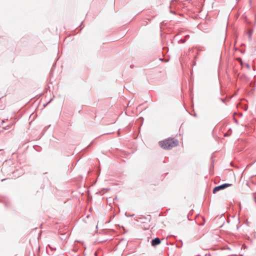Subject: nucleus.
I'll use <instances>...</instances> for the list:
<instances>
[{"instance_id": "nucleus-1", "label": "nucleus", "mask_w": 256, "mask_h": 256, "mask_svg": "<svg viewBox=\"0 0 256 256\" xmlns=\"http://www.w3.org/2000/svg\"><path fill=\"white\" fill-rule=\"evenodd\" d=\"M232 185V184H226H226H223L220 186H215L212 190V192L214 194H216V192L220 191V190H224V189L226 188L231 186Z\"/></svg>"}, {"instance_id": "nucleus-2", "label": "nucleus", "mask_w": 256, "mask_h": 256, "mask_svg": "<svg viewBox=\"0 0 256 256\" xmlns=\"http://www.w3.org/2000/svg\"><path fill=\"white\" fill-rule=\"evenodd\" d=\"M178 141L177 140L172 138H168L167 139H166L165 140L160 141L159 142V144H178Z\"/></svg>"}, {"instance_id": "nucleus-3", "label": "nucleus", "mask_w": 256, "mask_h": 256, "mask_svg": "<svg viewBox=\"0 0 256 256\" xmlns=\"http://www.w3.org/2000/svg\"><path fill=\"white\" fill-rule=\"evenodd\" d=\"M160 242L161 240L158 238H156L152 240L151 244L152 246H156L160 244Z\"/></svg>"}, {"instance_id": "nucleus-4", "label": "nucleus", "mask_w": 256, "mask_h": 256, "mask_svg": "<svg viewBox=\"0 0 256 256\" xmlns=\"http://www.w3.org/2000/svg\"><path fill=\"white\" fill-rule=\"evenodd\" d=\"M177 145H160L161 148L165 150H170Z\"/></svg>"}, {"instance_id": "nucleus-5", "label": "nucleus", "mask_w": 256, "mask_h": 256, "mask_svg": "<svg viewBox=\"0 0 256 256\" xmlns=\"http://www.w3.org/2000/svg\"><path fill=\"white\" fill-rule=\"evenodd\" d=\"M33 148L36 151L40 152V150L41 148L39 145H33Z\"/></svg>"}, {"instance_id": "nucleus-6", "label": "nucleus", "mask_w": 256, "mask_h": 256, "mask_svg": "<svg viewBox=\"0 0 256 256\" xmlns=\"http://www.w3.org/2000/svg\"><path fill=\"white\" fill-rule=\"evenodd\" d=\"M186 42V40H184L180 39V40H179L178 42H179V43H181V44H184V42Z\"/></svg>"}, {"instance_id": "nucleus-7", "label": "nucleus", "mask_w": 256, "mask_h": 256, "mask_svg": "<svg viewBox=\"0 0 256 256\" xmlns=\"http://www.w3.org/2000/svg\"><path fill=\"white\" fill-rule=\"evenodd\" d=\"M182 243H181L180 245H178V244H176V246L179 247V248L182 247Z\"/></svg>"}, {"instance_id": "nucleus-8", "label": "nucleus", "mask_w": 256, "mask_h": 256, "mask_svg": "<svg viewBox=\"0 0 256 256\" xmlns=\"http://www.w3.org/2000/svg\"><path fill=\"white\" fill-rule=\"evenodd\" d=\"M246 68H248V69H250V65H249L248 64H246Z\"/></svg>"}, {"instance_id": "nucleus-9", "label": "nucleus", "mask_w": 256, "mask_h": 256, "mask_svg": "<svg viewBox=\"0 0 256 256\" xmlns=\"http://www.w3.org/2000/svg\"><path fill=\"white\" fill-rule=\"evenodd\" d=\"M214 166V162H212V164L211 166L213 168Z\"/></svg>"}, {"instance_id": "nucleus-10", "label": "nucleus", "mask_w": 256, "mask_h": 256, "mask_svg": "<svg viewBox=\"0 0 256 256\" xmlns=\"http://www.w3.org/2000/svg\"><path fill=\"white\" fill-rule=\"evenodd\" d=\"M188 37H189V36H188V35H186V36H185V38H188Z\"/></svg>"}, {"instance_id": "nucleus-11", "label": "nucleus", "mask_w": 256, "mask_h": 256, "mask_svg": "<svg viewBox=\"0 0 256 256\" xmlns=\"http://www.w3.org/2000/svg\"><path fill=\"white\" fill-rule=\"evenodd\" d=\"M134 214H132V215H130V216H133Z\"/></svg>"}, {"instance_id": "nucleus-12", "label": "nucleus", "mask_w": 256, "mask_h": 256, "mask_svg": "<svg viewBox=\"0 0 256 256\" xmlns=\"http://www.w3.org/2000/svg\"><path fill=\"white\" fill-rule=\"evenodd\" d=\"M126 215L128 216L127 213H126ZM128 216H130V214H128Z\"/></svg>"}, {"instance_id": "nucleus-13", "label": "nucleus", "mask_w": 256, "mask_h": 256, "mask_svg": "<svg viewBox=\"0 0 256 256\" xmlns=\"http://www.w3.org/2000/svg\"><path fill=\"white\" fill-rule=\"evenodd\" d=\"M255 202H256V198H255Z\"/></svg>"}, {"instance_id": "nucleus-14", "label": "nucleus", "mask_w": 256, "mask_h": 256, "mask_svg": "<svg viewBox=\"0 0 256 256\" xmlns=\"http://www.w3.org/2000/svg\"><path fill=\"white\" fill-rule=\"evenodd\" d=\"M2 150V149H0V150Z\"/></svg>"}]
</instances>
